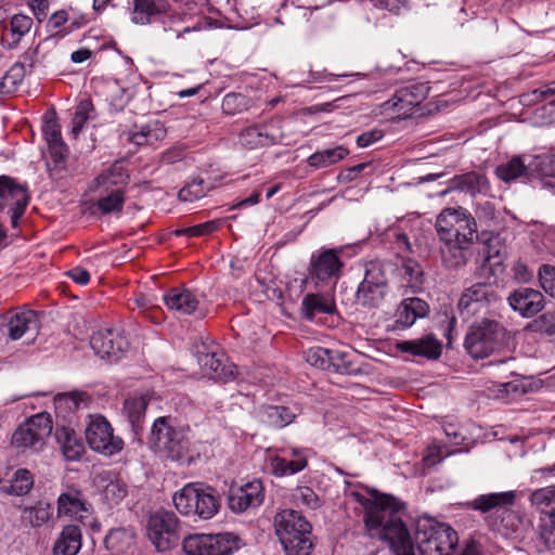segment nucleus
I'll use <instances>...</instances> for the list:
<instances>
[{
  "mask_svg": "<svg viewBox=\"0 0 555 555\" xmlns=\"http://www.w3.org/2000/svg\"><path fill=\"white\" fill-rule=\"evenodd\" d=\"M539 540L548 551H555V513L552 519H541L539 524Z\"/></svg>",
  "mask_w": 555,
  "mask_h": 555,
  "instance_id": "bf43d9fd",
  "label": "nucleus"
},
{
  "mask_svg": "<svg viewBox=\"0 0 555 555\" xmlns=\"http://www.w3.org/2000/svg\"><path fill=\"white\" fill-rule=\"evenodd\" d=\"M364 508V524L370 535L389 543L396 555H415L409 530L402 520L404 504L397 498L372 491L370 496L353 492Z\"/></svg>",
  "mask_w": 555,
  "mask_h": 555,
  "instance_id": "f257e3e1",
  "label": "nucleus"
},
{
  "mask_svg": "<svg viewBox=\"0 0 555 555\" xmlns=\"http://www.w3.org/2000/svg\"><path fill=\"white\" fill-rule=\"evenodd\" d=\"M534 168L543 176L555 177V152L537 156Z\"/></svg>",
  "mask_w": 555,
  "mask_h": 555,
  "instance_id": "69168bd1",
  "label": "nucleus"
},
{
  "mask_svg": "<svg viewBox=\"0 0 555 555\" xmlns=\"http://www.w3.org/2000/svg\"><path fill=\"white\" fill-rule=\"evenodd\" d=\"M293 496L297 504L305 505L309 508H315L319 505L317 494L309 487H298Z\"/></svg>",
  "mask_w": 555,
  "mask_h": 555,
  "instance_id": "338daca9",
  "label": "nucleus"
},
{
  "mask_svg": "<svg viewBox=\"0 0 555 555\" xmlns=\"http://www.w3.org/2000/svg\"><path fill=\"white\" fill-rule=\"evenodd\" d=\"M103 483V498L109 505L119 504L128 494L127 485L112 474H102L99 476Z\"/></svg>",
  "mask_w": 555,
  "mask_h": 555,
  "instance_id": "e433bc0d",
  "label": "nucleus"
},
{
  "mask_svg": "<svg viewBox=\"0 0 555 555\" xmlns=\"http://www.w3.org/2000/svg\"><path fill=\"white\" fill-rule=\"evenodd\" d=\"M86 439L93 451L106 456H112L124 448L122 439L114 436L111 424L101 415L90 416Z\"/></svg>",
  "mask_w": 555,
  "mask_h": 555,
  "instance_id": "1a4fd4ad",
  "label": "nucleus"
},
{
  "mask_svg": "<svg viewBox=\"0 0 555 555\" xmlns=\"http://www.w3.org/2000/svg\"><path fill=\"white\" fill-rule=\"evenodd\" d=\"M259 417L263 424L270 427L283 428L294 421L295 413L286 406L268 405L260 410Z\"/></svg>",
  "mask_w": 555,
  "mask_h": 555,
  "instance_id": "f704fd0d",
  "label": "nucleus"
},
{
  "mask_svg": "<svg viewBox=\"0 0 555 555\" xmlns=\"http://www.w3.org/2000/svg\"><path fill=\"white\" fill-rule=\"evenodd\" d=\"M160 129L152 130L150 126H144L140 131L132 132L126 131L122 132L121 138L128 142H131L138 146L151 144L154 140L158 139V133Z\"/></svg>",
  "mask_w": 555,
  "mask_h": 555,
  "instance_id": "6e6d98bb",
  "label": "nucleus"
},
{
  "mask_svg": "<svg viewBox=\"0 0 555 555\" xmlns=\"http://www.w3.org/2000/svg\"><path fill=\"white\" fill-rule=\"evenodd\" d=\"M55 438L68 461H75L81 456L85 447L74 429L68 427L56 428Z\"/></svg>",
  "mask_w": 555,
  "mask_h": 555,
  "instance_id": "2f4dec72",
  "label": "nucleus"
},
{
  "mask_svg": "<svg viewBox=\"0 0 555 555\" xmlns=\"http://www.w3.org/2000/svg\"><path fill=\"white\" fill-rule=\"evenodd\" d=\"M25 77V66L22 63L13 64L0 80V94L14 92Z\"/></svg>",
  "mask_w": 555,
  "mask_h": 555,
  "instance_id": "8fccbe9b",
  "label": "nucleus"
},
{
  "mask_svg": "<svg viewBox=\"0 0 555 555\" xmlns=\"http://www.w3.org/2000/svg\"><path fill=\"white\" fill-rule=\"evenodd\" d=\"M33 486L34 478L31 473L27 469L21 468L14 473L11 480L1 486V490L4 493L21 496L27 494L31 490Z\"/></svg>",
  "mask_w": 555,
  "mask_h": 555,
  "instance_id": "37998d69",
  "label": "nucleus"
},
{
  "mask_svg": "<svg viewBox=\"0 0 555 555\" xmlns=\"http://www.w3.org/2000/svg\"><path fill=\"white\" fill-rule=\"evenodd\" d=\"M241 546V538L233 532L210 533V555H231Z\"/></svg>",
  "mask_w": 555,
  "mask_h": 555,
  "instance_id": "ea45409f",
  "label": "nucleus"
},
{
  "mask_svg": "<svg viewBox=\"0 0 555 555\" xmlns=\"http://www.w3.org/2000/svg\"><path fill=\"white\" fill-rule=\"evenodd\" d=\"M307 466V459L299 457L294 460H286L281 456H275L271 461V469L275 476L294 475L301 472Z\"/></svg>",
  "mask_w": 555,
  "mask_h": 555,
  "instance_id": "09e8293b",
  "label": "nucleus"
},
{
  "mask_svg": "<svg viewBox=\"0 0 555 555\" xmlns=\"http://www.w3.org/2000/svg\"><path fill=\"white\" fill-rule=\"evenodd\" d=\"M164 301L168 309L183 314L192 313L198 306V299L189 289L171 288L164 295Z\"/></svg>",
  "mask_w": 555,
  "mask_h": 555,
  "instance_id": "cd10ccee",
  "label": "nucleus"
},
{
  "mask_svg": "<svg viewBox=\"0 0 555 555\" xmlns=\"http://www.w3.org/2000/svg\"><path fill=\"white\" fill-rule=\"evenodd\" d=\"M57 515L76 519L92 531H100V524L92 515L91 505L83 500L78 490H69L59 496Z\"/></svg>",
  "mask_w": 555,
  "mask_h": 555,
  "instance_id": "ddd939ff",
  "label": "nucleus"
},
{
  "mask_svg": "<svg viewBox=\"0 0 555 555\" xmlns=\"http://www.w3.org/2000/svg\"><path fill=\"white\" fill-rule=\"evenodd\" d=\"M236 367L223 352L210 349V379L227 383L234 378Z\"/></svg>",
  "mask_w": 555,
  "mask_h": 555,
  "instance_id": "58836bf2",
  "label": "nucleus"
},
{
  "mask_svg": "<svg viewBox=\"0 0 555 555\" xmlns=\"http://www.w3.org/2000/svg\"><path fill=\"white\" fill-rule=\"evenodd\" d=\"M205 196L204 179L193 180L182 188L178 197L182 202H193Z\"/></svg>",
  "mask_w": 555,
  "mask_h": 555,
  "instance_id": "680f3d73",
  "label": "nucleus"
},
{
  "mask_svg": "<svg viewBox=\"0 0 555 555\" xmlns=\"http://www.w3.org/2000/svg\"><path fill=\"white\" fill-rule=\"evenodd\" d=\"M66 154L67 149L63 142L49 145V156L53 162V166L51 165V162H48L47 166L51 177H56L64 169Z\"/></svg>",
  "mask_w": 555,
  "mask_h": 555,
  "instance_id": "603ef678",
  "label": "nucleus"
},
{
  "mask_svg": "<svg viewBox=\"0 0 555 555\" xmlns=\"http://www.w3.org/2000/svg\"><path fill=\"white\" fill-rule=\"evenodd\" d=\"M125 204V191L116 188L96 202V207L103 215L120 212Z\"/></svg>",
  "mask_w": 555,
  "mask_h": 555,
  "instance_id": "49530a36",
  "label": "nucleus"
},
{
  "mask_svg": "<svg viewBox=\"0 0 555 555\" xmlns=\"http://www.w3.org/2000/svg\"><path fill=\"white\" fill-rule=\"evenodd\" d=\"M182 546L186 555H208V534H190L184 538Z\"/></svg>",
  "mask_w": 555,
  "mask_h": 555,
  "instance_id": "3c124183",
  "label": "nucleus"
},
{
  "mask_svg": "<svg viewBox=\"0 0 555 555\" xmlns=\"http://www.w3.org/2000/svg\"><path fill=\"white\" fill-rule=\"evenodd\" d=\"M350 357V352L331 349V366L338 373L351 374L354 370Z\"/></svg>",
  "mask_w": 555,
  "mask_h": 555,
  "instance_id": "052dcab7",
  "label": "nucleus"
},
{
  "mask_svg": "<svg viewBox=\"0 0 555 555\" xmlns=\"http://www.w3.org/2000/svg\"><path fill=\"white\" fill-rule=\"evenodd\" d=\"M135 543V533L128 528H115L105 535L106 550L115 553H125Z\"/></svg>",
  "mask_w": 555,
  "mask_h": 555,
  "instance_id": "c9c22d12",
  "label": "nucleus"
},
{
  "mask_svg": "<svg viewBox=\"0 0 555 555\" xmlns=\"http://www.w3.org/2000/svg\"><path fill=\"white\" fill-rule=\"evenodd\" d=\"M402 352L427 359H438L442 351L441 343L431 334L414 340H404L399 345Z\"/></svg>",
  "mask_w": 555,
  "mask_h": 555,
  "instance_id": "b1692460",
  "label": "nucleus"
},
{
  "mask_svg": "<svg viewBox=\"0 0 555 555\" xmlns=\"http://www.w3.org/2000/svg\"><path fill=\"white\" fill-rule=\"evenodd\" d=\"M149 400L145 396L133 395L128 397L124 403V412L135 434L142 429V422Z\"/></svg>",
  "mask_w": 555,
  "mask_h": 555,
  "instance_id": "72a5a7b5",
  "label": "nucleus"
},
{
  "mask_svg": "<svg viewBox=\"0 0 555 555\" xmlns=\"http://www.w3.org/2000/svg\"><path fill=\"white\" fill-rule=\"evenodd\" d=\"M495 173L499 179L505 182H512L521 177H526L528 167L525 165L521 157L515 156L506 163L499 165L495 169Z\"/></svg>",
  "mask_w": 555,
  "mask_h": 555,
  "instance_id": "c03bdc74",
  "label": "nucleus"
},
{
  "mask_svg": "<svg viewBox=\"0 0 555 555\" xmlns=\"http://www.w3.org/2000/svg\"><path fill=\"white\" fill-rule=\"evenodd\" d=\"M51 516V505L49 503L38 502L34 506L23 508L21 520L23 525L36 528L48 522Z\"/></svg>",
  "mask_w": 555,
  "mask_h": 555,
  "instance_id": "79ce46f5",
  "label": "nucleus"
},
{
  "mask_svg": "<svg viewBox=\"0 0 555 555\" xmlns=\"http://www.w3.org/2000/svg\"><path fill=\"white\" fill-rule=\"evenodd\" d=\"M264 492L260 480L244 486L232 487L228 494V505L233 513H244L259 507L263 503Z\"/></svg>",
  "mask_w": 555,
  "mask_h": 555,
  "instance_id": "a211bd4d",
  "label": "nucleus"
},
{
  "mask_svg": "<svg viewBox=\"0 0 555 555\" xmlns=\"http://www.w3.org/2000/svg\"><path fill=\"white\" fill-rule=\"evenodd\" d=\"M82 545V533L78 526H64L56 538L52 555H77Z\"/></svg>",
  "mask_w": 555,
  "mask_h": 555,
  "instance_id": "393cba45",
  "label": "nucleus"
},
{
  "mask_svg": "<svg viewBox=\"0 0 555 555\" xmlns=\"http://www.w3.org/2000/svg\"><path fill=\"white\" fill-rule=\"evenodd\" d=\"M509 307L522 318H532L545 306L541 292L530 287H519L507 297Z\"/></svg>",
  "mask_w": 555,
  "mask_h": 555,
  "instance_id": "aec40b11",
  "label": "nucleus"
},
{
  "mask_svg": "<svg viewBox=\"0 0 555 555\" xmlns=\"http://www.w3.org/2000/svg\"><path fill=\"white\" fill-rule=\"evenodd\" d=\"M387 294V285H359L357 300L363 306L378 307Z\"/></svg>",
  "mask_w": 555,
  "mask_h": 555,
  "instance_id": "a18cd8bd",
  "label": "nucleus"
},
{
  "mask_svg": "<svg viewBox=\"0 0 555 555\" xmlns=\"http://www.w3.org/2000/svg\"><path fill=\"white\" fill-rule=\"evenodd\" d=\"M207 490L202 482L188 483L173 495V504L183 515H197L202 519H207Z\"/></svg>",
  "mask_w": 555,
  "mask_h": 555,
  "instance_id": "2eb2a0df",
  "label": "nucleus"
},
{
  "mask_svg": "<svg viewBox=\"0 0 555 555\" xmlns=\"http://www.w3.org/2000/svg\"><path fill=\"white\" fill-rule=\"evenodd\" d=\"M476 236H465L439 241L441 262L448 270H461L473 257Z\"/></svg>",
  "mask_w": 555,
  "mask_h": 555,
  "instance_id": "4468645a",
  "label": "nucleus"
},
{
  "mask_svg": "<svg viewBox=\"0 0 555 555\" xmlns=\"http://www.w3.org/2000/svg\"><path fill=\"white\" fill-rule=\"evenodd\" d=\"M33 18L25 14H15L12 16L9 26L4 27L2 34V44L9 50L15 49L21 40L31 30Z\"/></svg>",
  "mask_w": 555,
  "mask_h": 555,
  "instance_id": "a878e982",
  "label": "nucleus"
},
{
  "mask_svg": "<svg viewBox=\"0 0 555 555\" xmlns=\"http://www.w3.org/2000/svg\"><path fill=\"white\" fill-rule=\"evenodd\" d=\"M528 500L531 507L544 515L541 519L553 520L555 514V485L531 491Z\"/></svg>",
  "mask_w": 555,
  "mask_h": 555,
  "instance_id": "bb28decb",
  "label": "nucleus"
},
{
  "mask_svg": "<svg viewBox=\"0 0 555 555\" xmlns=\"http://www.w3.org/2000/svg\"><path fill=\"white\" fill-rule=\"evenodd\" d=\"M149 443L155 452L172 461H181L189 453L185 429L176 426L169 416H160L154 421Z\"/></svg>",
  "mask_w": 555,
  "mask_h": 555,
  "instance_id": "20e7f679",
  "label": "nucleus"
},
{
  "mask_svg": "<svg viewBox=\"0 0 555 555\" xmlns=\"http://www.w3.org/2000/svg\"><path fill=\"white\" fill-rule=\"evenodd\" d=\"M505 335L503 324L495 319L483 318L470 325L464 346L473 358L483 359L501 348Z\"/></svg>",
  "mask_w": 555,
  "mask_h": 555,
  "instance_id": "39448f33",
  "label": "nucleus"
},
{
  "mask_svg": "<svg viewBox=\"0 0 555 555\" xmlns=\"http://www.w3.org/2000/svg\"><path fill=\"white\" fill-rule=\"evenodd\" d=\"M128 180V171L120 162H116L96 177L95 183L99 188L108 191L111 186L122 188Z\"/></svg>",
  "mask_w": 555,
  "mask_h": 555,
  "instance_id": "4c0bfd02",
  "label": "nucleus"
},
{
  "mask_svg": "<svg viewBox=\"0 0 555 555\" xmlns=\"http://www.w3.org/2000/svg\"><path fill=\"white\" fill-rule=\"evenodd\" d=\"M276 143L274 135L270 134L264 127L249 126L238 134V144L247 150H256Z\"/></svg>",
  "mask_w": 555,
  "mask_h": 555,
  "instance_id": "c85d7f7f",
  "label": "nucleus"
},
{
  "mask_svg": "<svg viewBox=\"0 0 555 555\" xmlns=\"http://www.w3.org/2000/svg\"><path fill=\"white\" fill-rule=\"evenodd\" d=\"M348 150L343 145H337L332 149H325L322 151H317L311 154L307 163L310 167L313 168H325L332 165L337 164L341 159H344L348 155Z\"/></svg>",
  "mask_w": 555,
  "mask_h": 555,
  "instance_id": "a19ab883",
  "label": "nucleus"
},
{
  "mask_svg": "<svg viewBox=\"0 0 555 555\" xmlns=\"http://www.w3.org/2000/svg\"><path fill=\"white\" fill-rule=\"evenodd\" d=\"M302 311L308 320H312L318 313L331 314L335 310L334 299L330 295L308 294L302 299Z\"/></svg>",
  "mask_w": 555,
  "mask_h": 555,
  "instance_id": "473e14b6",
  "label": "nucleus"
},
{
  "mask_svg": "<svg viewBox=\"0 0 555 555\" xmlns=\"http://www.w3.org/2000/svg\"><path fill=\"white\" fill-rule=\"evenodd\" d=\"M429 313L428 304L418 297L404 298L396 310V324L399 328L411 327L417 319Z\"/></svg>",
  "mask_w": 555,
  "mask_h": 555,
  "instance_id": "5701e85b",
  "label": "nucleus"
},
{
  "mask_svg": "<svg viewBox=\"0 0 555 555\" xmlns=\"http://www.w3.org/2000/svg\"><path fill=\"white\" fill-rule=\"evenodd\" d=\"M42 132L49 145L63 142L61 127L54 117L46 118L42 126Z\"/></svg>",
  "mask_w": 555,
  "mask_h": 555,
  "instance_id": "774afa93",
  "label": "nucleus"
},
{
  "mask_svg": "<svg viewBox=\"0 0 555 555\" xmlns=\"http://www.w3.org/2000/svg\"><path fill=\"white\" fill-rule=\"evenodd\" d=\"M399 287L403 289L402 295L408 292L417 293L423 288L424 271L422 266L412 258L402 259L397 268Z\"/></svg>",
  "mask_w": 555,
  "mask_h": 555,
  "instance_id": "4be33fe9",
  "label": "nucleus"
},
{
  "mask_svg": "<svg viewBox=\"0 0 555 555\" xmlns=\"http://www.w3.org/2000/svg\"><path fill=\"white\" fill-rule=\"evenodd\" d=\"M360 285H387L385 272L379 263L370 262L365 269V275Z\"/></svg>",
  "mask_w": 555,
  "mask_h": 555,
  "instance_id": "e2e57ef3",
  "label": "nucleus"
},
{
  "mask_svg": "<svg viewBox=\"0 0 555 555\" xmlns=\"http://www.w3.org/2000/svg\"><path fill=\"white\" fill-rule=\"evenodd\" d=\"M449 190H456L474 195L476 193L487 192L489 190V182L482 173L470 171L455 176L450 181Z\"/></svg>",
  "mask_w": 555,
  "mask_h": 555,
  "instance_id": "c756f323",
  "label": "nucleus"
},
{
  "mask_svg": "<svg viewBox=\"0 0 555 555\" xmlns=\"http://www.w3.org/2000/svg\"><path fill=\"white\" fill-rule=\"evenodd\" d=\"M90 345L102 359L117 361L127 351L129 343L117 330H100L91 336Z\"/></svg>",
  "mask_w": 555,
  "mask_h": 555,
  "instance_id": "f3484780",
  "label": "nucleus"
},
{
  "mask_svg": "<svg viewBox=\"0 0 555 555\" xmlns=\"http://www.w3.org/2000/svg\"><path fill=\"white\" fill-rule=\"evenodd\" d=\"M28 205V194L26 188L17 184L8 176L0 177V211L5 207L11 209V224L13 228L18 225L21 217L24 215Z\"/></svg>",
  "mask_w": 555,
  "mask_h": 555,
  "instance_id": "dca6fc26",
  "label": "nucleus"
},
{
  "mask_svg": "<svg viewBox=\"0 0 555 555\" xmlns=\"http://www.w3.org/2000/svg\"><path fill=\"white\" fill-rule=\"evenodd\" d=\"M274 529L287 555H310L311 525L297 511L284 509L274 516Z\"/></svg>",
  "mask_w": 555,
  "mask_h": 555,
  "instance_id": "f03ea898",
  "label": "nucleus"
},
{
  "mask_svg": "<svg viewBox=\"0 0 555 555\" xmlns=\"http://www.w3.org/2000/svg\"><path fill=\"white\" fill-rule=\"evenodd\" d=\"M94 107L90 100H82L77 105L76 112L72 120V133L77 137L82 130L88 119L92 118L90 115Z\"/></svg>",
  "mask_w": 555,
  "mask_h": 555,
  "instance_id": "864d4df0",
  "label": "nucleus"
},
{
  "mask_svg": "<svg viewBox=\"0 0 555 555\" xmlns=\"http://www.w3.org/2000/svg\"><path fill=\"white\" fill-rule=\"evenodd\" d=\"M528 328L548 336L555 335V311L542 313L528 325Z\"/></svg>",
  "mask_w": 555,
  "mask_h": 555,
  "instance_id": "13d9d810",
  "label": "nucleus"
},
{
  "mask_svg": "<svg viewBox=\"0 0 555 555\" xmlns=\"http://www.w3.org/2000/svg\"><path fill=\"white\" fill-rule=\"evenodd\" d=\"M4 319L8 335L13 340L24 335L35 336L40 327L38 315L33 310H15L8 313Z\"/></svg>",
  "mask_w": 555,
  "mask_h": 555,
  "instance_id": "412c9836",
  "label": "nucleus"
},
{
  "mask_svg": "<svg viewBox=\"0 0 555 555\" xmlns=\"http://www.w3.org/2000/svg\"><path fill=\"white\" fill-rule=\"evenodd\" d=\"M89 396L83 391H73L57 395L54 404L57 410H68L74 412L80 408L87 406Z\"/></svg>",
  "mask_w": 555,
  "mask_h": 555,
  "instance_id": "de8ad7c7",
  "label": "nucleus"
},
{
  "mask_svg": "<svg viewBox=\"0 0 555 555\" xmlns=\"http://www.w3.org/2000/svg\"><path fill=\"white\" fill-rule=\"evenodd\" d=\"M435 230L438 240L476 236L477 224L472 215L463 207H446L436 218Z\"/></svg>",
  "mask_w": 555,
  "mask_h": 555,
  "instance_id": "0eeeda50",
  "label": "nucleus"
},
{
  "mask_svg": "<svg viewBox=\"0 0 555 555\" xmlns=\"http://www.w3.org/2000/svg\"><path fill=\"white\" fill-rule=\"evenodd\" d=\"M306 361L312 366L327 370L331 367V349L311 347L306 351Z\"/></svg>",
  "mask_w": 555,
  "mask_h": 555,
  "instance_id": "5fc2aeb1",
  "label": "nucleus"
},
{
  "mask_svg": "<svg viewBox=\"0 0 555 555\" xmlns=\"http://www.w3.org/2000/svg\"><path fill=\"white\" fill-rule=\"evenodd\" d=\"M499 300L494 287L489 283L477 282L464 288L457 301V309L463 317H472L486 311Z\"/></svg>",
  "mask_w": 555,
  "mask_h": 555,
  "instance_id": "9b49d317",
  "label": "nucleus"
},
{
  "mask_svg": "<svg viewBox=\"0 0 555 555\" xmlns=\"http://www.w3.org/2000/svg\"><path fill=\"white\" fill-rule=\"evenodd\" d=\"M249 106V100L240 93H229L222 100V111L228 115H235L246 111Z\"/></svg>",
  "mask_w": 555,
  "mask_h": 555,
  "instance_id": "4d7b16f0",
  "label": "nucleus"
},
{
  "mask_svg": "<svg viewBox=\"0 0 555 555\" xmlns=\"http://www.w3.org/2000/svg\"><path fill=\"white\" fill-rule=\"evenodd\" d=\"M456 532L447 524L418 522L415 542L421 555H451L457 544Z\"/></svg>",
  "mask_w": 555,
  "mask_h": 555,
  "instance_id": "423d86ee",
  "label": "nucleus"
},
{
  "mask_svg": "<svg viewBox=\"0 0 555 555\" xmlns=\"http://www.w3.org/2000/svg\"><path fill=\"white\" fill-rule=\"evenodd\" d=\"M131 21L138 25L149 24L153 16L166 11V0H132Z\"/></svg>",
  "mask_w": 555,
  "mask_h": 555,
  "instance_id": "7c9ffc66",
  "label": "nucleus"
},
{
  "mask_svg": "<svg viewBox=\"0 0 555 555\" xmlns=\"http://www.w3.org/2000/svg\"><path fill=\"white\" fill-rule=\"evenodd\" d=\"M518 499L517 491L490 492L476 496L469 506L480 513L494 512L495 517L489 516L487 522L489 527L503 535H508L515 531L516 515L512 509Z\"/></svg>",
  "mask_w": 555,
  "mask_h": 555,
  "instance_id": "7ed1b4c3",
  "label": "nucleus"
},
{
  "mask_svg": "<svg viewBox=\"0 0 555 555\" xmlns=\"http://www.w3.org/2000/svg\"><path fill=\"white\" fill-rule=\"evenodd\" d=\"M52 431V420L47 413L31 416L20 426L12 436V444L16 448H30L39 451Z\"/></svg>",
  "mask_w": 555,
  "mask_h": 555,
  "instance_id": "6e6552de",
  "label": "nucleus"
},
{
  "mask_svg": "<svg viewBox=\"0 0 555 555\" xmlns=\"http://www.w3.org/2000/svg\"><path fill=\"white\" fill-rule=\"evenodd\" d=\"M427 93L428 89L424 85L411 83L398 89L385 105L392 109L398 117H406L426 99Z\"/></svg>",
  "mask_w": 555,
  "mask_h": 555,
  "instance_id": "6ab92c4d",
  "label": "nucleus"
},
{
  "mask_svg": "<svg viewBox=\"0 0 555 555\" xmlns=\"http://www.w3.org/2000/svg\"><path fill=\"white\" fill-rule=\"evenodd\" d=\"M149 537L159 552L170 550L180 540L179 519L169 512L152 515L149 520Z\"/></svg>",
  "mask_w": 555,
  "mask_h": 555,
  "instance_id": "9d476101",
  "label": "nucleus"
},
{
  "mask_svg": "<svg viewBox=\"0 0 555 555\" xmlns=\"http://www.w3.org/2000/svg\"><path fill=\"white\" fill-rule=\"evenodd\" d=\"M539 280L545 293L555 298V267L543 264L539 270Z\"/></svg>",
  "mask_w": 555,
  "mask_h": 555,
  "instance_id": "0e129e2a",
  "label": "nucleus"
},
{
  "mask_svg": "<svg viewBox=\"0 0 555 555\" xmlns=\"http://www.w3.org/2000/svg\"><path fill=\"white\" fill-rule=\"evenodd\" d=\"M343 266L338 250L321 248L311 255L308 271L311 280L319 285L336 282L341 274Z\"/></svg>",
  "mask_w": 555,
  "mask_h": 555,
  "instance_id": "f8f14e48",
  "label": "nucleus"
}]
</instances>
